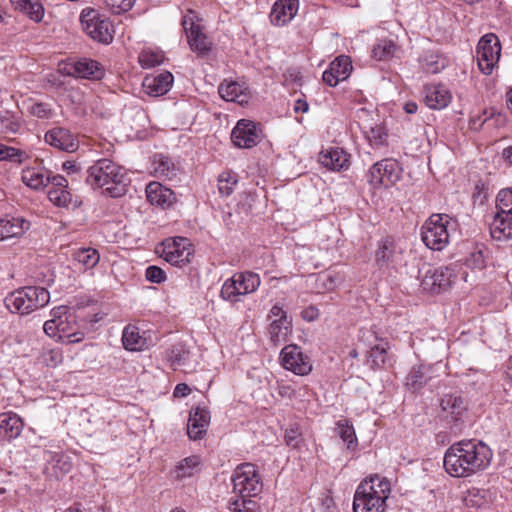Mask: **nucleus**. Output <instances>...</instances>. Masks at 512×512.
<instances>
[{"mask_svg":"<svg viewBox=\"0 0 512 512\" xmlns=\"http://www.w3.org/2000/svg\"><path fill=\"white\" fill-rule=\"evenodd\" d=\"M492 450L482 441L462 440L445 452L443 464L452 477L466 478L485 470L492 460Z\"/></svg>","mask_w":512,"mask_h":512,"instance_id":"nucleus-1","label":"nucleus"},{"mask_svg":"<svg viewBox=\"0 0 512 512\" xmlns=\"http://www.w3.org/2000/svg\"><path fill=\"white\" fill-rule=\"evenodd\" d=\"M46 143L59 150L71 153L78 149L79 143L75 136L67 129L55 127L45 133Z\"/></svg>","mask_w":512,"mask_h":512,"instance_id":"nucleus-17","label":"nucleus"},{"mask_svg":"<svg viewBox=\"0 0 512 512\" xmlns=\"http://www.w3.org/2000/svg\"><path fill=\"white\" fill-rule=\"evenodd\" d=\"M497 213L490 225L493 239L502 241L512 238V188L502 189L497 195Z\"/></svg>","mask_w":512,"mask_h":512,"instance_id":"nucleus-7","label":"nucleus"},{"mask_svg":"<svg viewBox=\"0 0 512 512\" xmlns=\"http://www.w3.org/2000/svg\"><path fill=\"white\" fill-rule=\"evenodd\" d=\"M24 153L16 148L8 147L0 143V160H14L21 162L20 157Z\"/></svg>","mask_w":512,"mask_h":512,"instance_id":"nucleus-55","label":"nucleus"},{"mask_svg":"<svg viewBox=\"0 0 512 512\" xmlns=\"http://www.w3.org/2000/svg\"><path fill=\"white\" fill-rule=\"evenodd\" d=\"M161 257L175 266H183L190 262L192 247L187 238L175 237L162 242Z\"/></svg>","mask_w":512,"mask_h":512,"instance_id":"nucleus-13","label":"nucleus"},{"mask_svg":"<svg viewBox=\"0 0 512 512\" xmlns=\"http://www.w3.org/2000/svg\"><path fill=\"white\" fill-rule=\"evenodd\" d=\"M233 497L253 498L261 493L263 483L258 468L252 463L238 465L232 474Z\"/></svg>","mask_w":512,"mask_h":512,"instance_id":"nucleus-6","label":"nucleus"},{"mask_svg":"<svg viewBox=\"0 0 512 512\" xmlns=\"http://www.w3.org/2000/svg\"><path fill=\"white\" fill-rule=\"evenodd\" d=\"M442 413L446 419L459 421L467 411L466 400L458 394H445L440 402Z\"/></svg>","mask_w":512,"mask_h":512,"instance_id":"nucleus-22","label":"nucleus"},{"mask_svg":"<svg viewBox=\"0 0 512 512\" xmlns=\"http://www.w3.org/2000/svg\"><path fill=\"white\" fill-rule=\"evenodd\" d=\"M95 254V249H81L75 254L74 259L79 264H81L85 269H92L94 266H96Z\"/></svg>","mask_w":512,"mask_h":512,"instance_id":"nucleus-48","label":"nucleus"},{"mask_svg":"<svg viewBox=\"0 0 512 512\" xmlns=\"http://www.w3.org/2000/svg\"><path fill=\"white\" fill-rule=\"evenodd\" d=\"M467 265L475 269H483L485 267V257L481 250H477L470 254L467 259Z\"/></svg>","mask_w":512,"mask_h":512,"instance_id":"nucleus-57","label":"nucleus"},{"mask_svg":"<svg viewBox=\"0 0 512 512\" xmlns=\"http://www.w3.org/2000/svg\"><path fill=\"white\" fill-rule=\"evenodd\" d=\"M182 26L190 49L201 56L208 54L212 48V43L203 32V27L195 22V16L192 10H189L183 17Z\"/></svg>","mask_w":512,"mask_h":512,"instance_id":"nucleus-12","label":"nucleus"},{"mask_svg":"<svg viewBox=\"0 0 512 512\" xmlns=\"http://www.w3.org/2000/svg\"><path fill=\"white\" fill-rule=\"evenodd\" d=\"M51 188L53 189H66L68 186V181L62 175H55L50 178Z\"/></svg>","mask_w":512,"mask_h":512,"instance_id":"nucleus-61","label":"nucleus"},{"mask_svg":"<svg viewBox=\"0 0 512 512\" xmlns=\"http://www.w3.org/2000/svg\"><path fill=\"white\" fill-rule=\"evenodd\" d=\"M388 349L389 343L384 339L377 340V343L371 346L368 352V362L371 363L373 369L380 368L385 364L388 357Z\"/></svg>","mask_w":512,"mask_h":512,"instance_id":"nucleus-34","label":"nucleus"},{"mask_svg":"<svg viewBox=\"0 0 512 512\" xmlns=\"http://www.w3.org/2000/svg\"><path fill=\"white\" fill-rule=\"evenodd\" d=\"M21 121L9 111L0 113V134L8 136L16 134L21 129Z\"/></svg>","mask_w":512,"mask_h":512,"instance_id":"nucleus-37","label":"nucleus"},{"mask_svg":"<svg viewBox=\"0 0 512 512\" xmlns=\"http://www.w3.org/2000/svg\"><path fill=\"white\" fill-rule=\"evenodd\" d=\"M397 51V45L393 40L390 39H380L373 46L372 56L376 60H386L390 57L394 56Z\"/></svg>","mask_w":512,"mask_h":512,"instance_id":"nucleus-39","label":"nucleus"},{"mask_svg":"<svg viewBox=\"0 0 512 512\" xmlns=\"http://www.w3.org/2000/svg\"><path fill=\"white\" fill-rule=\"evenodd\" d=\"M320 162L323 166L333 171H341L349 166V155L340 148H334L322 153Z\"/></svg>","mask_w":512,"mask_h":512,"instance_id":"nucleus-29","label":"nucleus"},{"mask_svg":"<svg viewBox=\"0 0 512 512\" xmlns=\"http://www.w3.org/2000/svg\"><path fill=\"white\" fill-rule=\"evenodd\" d=\"M24 427L22 419L15 413L0 414V441L17 438Z\"/></svg>","mask_w":512,"mask_h":512,"instance_id":"nucleus-24","label":"nucleus"},{"mask_svg":"<svg viewBox=\"0 0 512 512\" xmlns=\"http://www.w3.org/2000/svg\"><path fill=\"white\" fill-rule=\"evenodd\" d=\"M452 96L450 91L441 84L425 87V103L431 109H443L449 105Z\"/></svg>","mask_w":512,"mask_h":512,"instance_id":"nucleus-25","label":"nucleus"},{"mask_svg":"<svg viewBox=\"0 0 512 512\" xmlns=\"http://www.w3.org/2000/svg\"><path fill=\"white\" fill-rule=\"evenodd\" d=\"M103 2L112 13L120 14L131 9L135 0H103Z\"/></svg>","mask_w":512,"mask_h":512,"instance_id":"nucleus-53","label":"nucleus"},{"mask_svg":"<svg viewBox=\"0 0 512 512\" xmlns=\"http://www.w3.org/2000/svg\"><path fill=\"white\" fill-rule=\"evenodd\" d=\"M29 225L28 221L20 217L0 218V240L22 235Z\"/></svg>","mask_w":512,"mask_h":512,"instance_id":"nucleus-28","label":"nucleus"},{"mask_svg":"<svg viewBox=\"0 0 512 512\" xmlns=\"http://www.w3.org/2000/svg\"><path fill=\"white\" fill-rule=\"evenodd\" d=\"M41 360L47 366L55 367L63 360L62 351L60 348L44 349L41 354Z\"/></svg>","mask_w":512,"mask_h":512,"instance_id":"nucleus-51","label":"nucleus"},{"mask_svg":"<svg viewBox=\"0 0 512 512\" xmlns=\"http://www.w3.org/2000/svg\"><path fill=\"white\" fill-rule=\"evenodd\" d=\"M260 283V276L257 273L251 271L237 272L223 283L220 291L221 298L236 303L241 296L255 292Z\"/></svg>","mask_w":512,"mask_h":512,"instance_id":"nucleus-8","label":"nucleus"},{"mask_svg":"<svg viewBox=\"0 0 512 512\" xmlns=\"http://www.w3.org/2000/svg\"><path fill=\"white\" fill-rule=\"evenodd\" d=\"M238 184L237 175L232 172H222L218 177V191L223 197L230 196Z\"/></svg>","mask_w":512,"mask_h":512,"instance_id":"nucleus-41","label":"nucleus"},{"mask_svg":"<svg viewBox=\"0 0 512 512\" xmlns=\"http://www.w3.org/2000/svg\"><path fill=\"white\" fill-rule=\"evenodd\" d=\"M298 9L299 0H277L272 6L270 21L274 26H285L295 17Z\"/></svg>","mask_w":512,"mask_h":512,"instance_id":"nucleus-18","label":"nucleus"},{"mask_svg":"<svg viewBox=\"0 0 512 512\" xmlns=\"http://www.w3.org/2000/svg\"><path fill=\"white\" fill-rule=\"evenodd\" d=\"M146 197L152 205L163 209L169 208L176 201L175 193L157 181H152L146 186Z\"/></svg>","mask_w":512,"mask_h":512,"instance_id":"nucleus-21","label":"nucleus"},{"mask_svg":"<svg viewBox=\"0 0 512 512\" xmlns=\"http://www.w3.org/2000/svg\"><path fill=\"white\" fill-rule=\"evenodd\" d=\"M138 59L142 68L150 69L160 65L163 61V56L158 52L144 50L139 54Z\"/></svg>","mask_w":512,"mask_h":512,"instance_id":"nucleus-47","label":"nucleus"},{"mask_svg":"<svg viewBox=\"0 0 512 512\" xmlns=\"http://www.w3.org/2000/svg\"><path fill=\"white\" fill-rule=\"evenodd\" d=\"M28 111L33 116L41 119H47L52 115V110L50 106L46 103H33L28 108Z\"/></svg>","mask_w":512,"mask_h":512,"instance_id":"nucleus-54","label":"nucleus"},{"mask_svg":"<svg viewBox=\"0 0 512 512\" xmlns=\"http://www.w3.org/2000/svg\"><path fill=\"white\" fill-rule=\"evenodd\" d=\"M23 13L31 20L40 22L44 16V7L38 0H31Z\"/></svg>","mask_w":512,"mask_h":512,"instance_id":"nucleus-52","label":"nucleus"},{"mask_svg":"<svg viewBox=\"0 0 512 512\" xmlns=\"http://www.w3.org/2000/svg\"><path fill=\"white\" fill-rule=\"evenodd\" d=\"M322 79L327 85L331 87H335L340 81H342L337 77V74L332 71L331 65H329V68L323 72Z\"/></svg>","mask_w":512,"mask_h":512,"instance_id":"nucleus-60","label":"nucleus"},{"mask_svg":"<svg viewBox=\"0 0 512 512\" xmlns=\"http://www.w3.org/2000/svg\"><path fill=\"white\" fill-rule=\"evenodd\" d=\"M336 431L343 442L347 445L348 450H355L358 441L355 434V429L352 424L349 423L348 420L342 419L336 423Z\"/></svg>","mask_w":512,"mask_h":512,"instance_id":"nucleus-36","label":"nucleus"},{"mask_svg":"<svg viewBox=\"0 0 512 512\" xmlns=\"http://www.w3.org/2000/svg\"><path fill=\"white\" fill-rule=\"evenodd\" d=\"M58 319H50L44 323L43 330L50 337H58L62 339L64 335L62 333L66 332V328L68 323L65 322H57Z\"/></svg>","mask_w":512,"mask_h":512,"instance_id":"nucleus-49","label":"nucleus"},{"mask_svg":"<svg viewBox=\"0 0 512 512\" xmlns=\"http://www.w3.org/2000/svg\"><path fill=\"white\" fill-rule=\"evenodd\" d=\"M456 275L450 267H437L426 272L422 279V288L430 293H439L448 289L455 281Z\"/></svg>","mask_w":512,"mask_h":512,"instance_id":"nucleus-14","label":"nucleus"},{"mask_svg":"<svg viewBox=\"0 0 512 512\" xmlns=\"http://www.w3.org/2000/svg\"><path fill=\"white\" fill-rule=\"evenodd\" d=\"M80 23L83 31L92 39H96V12L93 8L87 7L82 10Z\"/></svg>","mask_w":512,"mask_h":512,"instance_id":"nucleus-43","label":"nucleus"},{"mask_svg":"<svg viewBox=\"0 0 512 512\" xmlns=\"http://www.w3.org/2000/svg\"><path fill=\"white\" fill-rule=\"evenodd\" d=\"M218 92L225 101L236 102L240 105L247 104L250 99L247 88L233 81L220 84Z\"/></svg>","mask_w":512,"mask_h":512,"instance_id":"nucleus-27","label":"nucleus"},{"mask_svg":"<svg viewBox=\"0 0 512 512\" xmlns=\"http://www.w3.org/2000/svg\"><path fill=\"white\" fill-rule=\"evenodd\" d=\"M279 362L285 370L298 376H307L313 369L310 356L296 344H289L282 348Z\"/></svg>","mask_w":512,"mask_h":512,"instance_id":"nucleus-10","label":"nucleus"},{"mask_svg":"<svg viewBox=\"0 0 512 512\" xmlns=\"http://www.w3.org/2000/svg\"><path fill=\"white\" fill-rule=\"evenodd\" d=\"M152 174L159 179L172 180L180 172L179 166L167 155L155 153L150 158Z\"/></svg>","mask_w":512,"mask_h":512,"instance_id":"nucleus-19","label":"nucleus"},{"mask_svg":"<svg viewBox=\"0 0 512 512\" xmlns=\"http://www.w3.org/2000/svg\"><path fill=\"white\" fill-rule=\"evenodd\" d=\"M58 72L65 76L93 80L95 61L88 58L68 59L58 64Z\"/></svg>","mask_w":512,"mask_h":512,"instance_id":"nucleus-16","label":"nucleus"},{"mask_svg":"<svg viewBox=\"0 0 512 512\" xmlns=\"http://www.w3.org/2000/svg\"><path fill=\"white\" fill-rule=\"evenodd\" d=\"M364 133L366 139L374 148H379L387 144L388 133L381 124L371 125Z\"/></svg>","mask_w":512,"mask_h":512,"instance_id":"nucleus-38","label":"nucleus"},{"mask_svg":"<svg viewBox=\"0 0 512 512\" xmlns=\"http://www.w3.org/2000/svg\"><path fill=\"white\" fill-rule=\"evenodd\" d=\"M402 253L395 239L391 236L383 238L379 244L375 255V261L380 266H386L394 262L396 257Z\"/></svg>","mask_w":512,"mask_h":512,"instance_id":"nucleus-26","label":"nucleus"},{"mask_svg":"<svg viewBox=\"0 0 512 512\" xmlns=\"http://www.w3.org/2000/svg\"><path fill=\"white\" fill-rule=\"evenodd\" d=\"M391 490L387 478L377 474L366 477L355 490L353 512H385Z\"/></svg>","mask_w":512,"mask_h":512,"instance_id":"nucleus-2","label":"nucleus"},{"mask_svg":"<svg viewBox=\"0 0 512 512\" xmlns=\"http://www.w3.org/2000/svg\"><path fill=\"white\" fill-rule=\"evenodd\" d=\"M122 343L126 350L141 351L146 346V339L140 335L138 327L128 325L123 330Z\"/></svg>","mask_w":512,"mask_h":512,"instance_id":"nucleus-31","label":"nucleus"},{"mask_svg":"<svg viewBox=\"0 0 512 512\" xmlns=\"http://www.w3.org/2000/svg\"><path fill=\"white\" fill-rule=\"evenodd\" d=\"M200 463V458L195 455L184 458L174 469L175 479L182 480L193 476L198 471Z\"/></svg>","mask_w":512,"mask_h":512,"instance_id":"nucleus-35","label":"nucleus"},{"mask_svg":"<svg viewBox=\"0 0 512 512\" xmlns=\"http://www.w3.org/2000/svg\"><path fill=\"white\" fill-rule=\"evenodd\" d=\"M146 279L152 283H162L166 279L165 272L158 266H149L145 272Z\"/></svg>","mask_w":512,"mask_h":512,"instance_id":"nucleus-56","label":"nucleus"},{"mask_svg":"<svg viewBox=\"0 0 512 512\" xmlns=\"http://www.w3.org/2000/svg\"><path fill=\"white\" fill-rule=\"evenodd\" d=\"M322 79L327 85L331 87H335L340 81H342L337 77V74L332 71L331 65H329V68L323 72Z\"/></svg>","mask_w":512,"mask_h":512,"instance_id":"nucleus-59","label":"nucleus"},{"mask_svg":"<svg viewBox=\"0 0 512 512\" xmlns=\"http://www.w3.org/2000/svg\"><path fill=\"white\" fill-rule=\"evenodd\" d=\"M464 503L468 508H482L488 505L487 491L472 488L467 491Z\"/></svg>","mask_w":512,"mask_h":512,"instance_id":"nucleus-42","label":"nucleus"},{"mask_svg":"<svg viewBox=\"0 0 512 512\" xmlns=\"http://www.w3.org/2000/svg\"><path fill=\"white\" fill-rule=\"evenodd\" d=\"M66 312H67L66 306L55 307L51 311V316H52L51 319H58V321H57L58 323L60 321L67 323V317H65Z\"/></svg>","mask_w":512,"mask_h":512,"instance_id":"nucleus-62","label":"nucleus"},{"mask_svg":"<svg viewBox=\"0 0 512 512\" xmlns=\"http://www.w3.org/2000/svg\"><path fill=\"white\" fill-rule=\"evenodd\" d=\"M456 226L457 221L448 214H432L421 227V240L427 248L441 251L449 244L450 233Z\"/></svg>","mask_w":512,"mask_h":512,"instance_id":"nucleus-3","label":"nucleus"},{"mask_svg":"<svg viewBox=\"0 0 512 512\" xmlns=\"http://www.w3.org/2000/svg\"><path fill=\"white\" fill-rule=\"evenodd\" d=\"M22 181L26 186L38 190L49 184L50 177L39 168L29 167L22 171Z\"/></svg>","mask_w":512,"mask_h":512,"instance_id":"nucleus-32","label":"nucleus"},{"mask_svg":"<svg viewBox=\"0 0 512 512\" xmlns=\"http://www.w3.org/2000/svg\"><path fill=\"white\" fill-rule=\"evenodd\" d=\"M210 423V412L206 408L196 407L190 412L187 424V434L190 439L198 440L203 437Z\"/></svg>","mask_w":512,"mask_h":512,"instance_id":"nucleus-20","label":"nucleus"},{"mask_svg":"<svg viewBox=\"0 0 512 512\" xmlns=\"http://www.w3.org/2000/svg\"><path fill=\"white\" fill-rule=\"evenodd\" d=\"M50 301L47 289L37 286H26L9 293L4 303L6 308L20 315H27L45 307Z\"/></svg>","mask_w":512,"mask_h":512,"instance_id":"nucleus-4","label":"nucleus"},{"mask_svg":"<svg viewBox=\"0 0 512 512\" xmlns=\"http://www.w3.org/2000/svg\"><path fill=\"white\" fill-rule=\"evenodd\" d=\"M172 83L173 75L166 71L157 76L145 77L142 85L148 95L158 97L166 94Z\"/></svg>","mask_w":512,"mask_h":512,"instance_id":"nucleus-23","label":"nucleus"},{"mask_svg":"<svg viewBox=\"0 0 512 512\" xmlns=\"http://www.w3.org/2000/svg\"><path fill=\"white\" fill-rule=\"evenodd\" d=\"M429 368L424 365L413 366L406 378V386L412 391L420 390L430 379Z\"/></svg>","mask_w":512,"mask_h":512,"instance_id":"nucleus-33","label":"nucleus"},{"mask_svg":"<svg viewBox=\"0 0 512 512\" xmlns=\"http://www.w3.org/2000/svg\"><path fill=\"white\" fill-rule=\"evenodd\" d=\"M228 509L230 512H260L258 503L252 498L231 497Z\"/></svg>","mask_w":512,"mask_h":512,"instance_id":"nucleus-40","label":"nucleus"},{"mask_svg":"<svg viewBox=\"0 0 512 512\" xmlns=\"http://www.w3.org/2000/svg\"><path fill=\"white\" fill-rule=\"evenodd\" d=\"M97 179L102 196L119 198L126 193L125 173L109 159H98Z\"/></svg>","mask_w":512,"mask_h":512,"instance_id":"nucleus-5","label":"nucleus"},{"mask_svg":"<svg viewBox=\"0 0 512 512\" xmlns=\"http://www.w3.org/2000/svg\"><path fill=\"white\" fill-rule=\"evenodd\" d=\"M269 315L275 317L274 320L290 319L287 316L286 311H284V309L278 304L272 306V308L270 309Z\"/></svg>","mask_w":512,"mask_h":512,"instance_id":"nucleus-63","label":"nucleus"},{"mask_svg":"<svg viewBox=\"0 0 512 512\" xmlns=\"http://www.w3.org/2000/svg\"><path fill=\"white\" fill-rule=\"evenodd\" d=\"M330 65L332 66V71L337 74V77L342 81L346 80L351 72H352V62L348 56L340 55L335 58Z\"/></svg>","mask_w":512,"mask_h":512,"instance_id":"nucleus-44","label":"nucleus"},{"mask_svg":"<svg viewBox=\"0 0 512 512\" xmlns=\"http://www.w3.org/2000/svg\"><path fill=\"white\" fill-rule=\"evenodd\" d=\"M231 140L239 148H252L260 141V129L255 122L241 119L232 130Z\"/></svg>","mask_w":512,"mask_h":512,"instance_id":"nucleus-15","label":"nucleus"},{"mask_svg":"<svg viewBox=\"0 0 512 512\" xmlns=\"http://www.w3.org/2000/svg\"><path fill=\"white\" fill-rule=\"evenodd\" d=\"M189 352L185 349L182 344L173 345L167 352V360L170 362L171 366L176 369L178 366L184 364V362L188 358Z\"/></svg>","mask_w":512,"mask_h":512,"instance_id":"nucleus-45","label":"nucleus"},{"mask_svg":"<svg viewBox=\"0 0 512 512\" xmlns=\"http://www.w3.org/2000/svg\"><path fill=\"white\" fill-rule=\"evenodd\" d=\"M402 168L399 163L391 158L376 162L369 170V182L374 187L390 186L401 178Z\"/></svg>","mask_w":512,"mask_h":512,"instance_id":"nucleus-11","label":"nucleus"},{"mask_svg":"<svg viewBox=\"0 0 512 512\" xmlns=\"http://www.w3.org/2000/svg\"><path fill=\"white\" fill-rule=\"evenodd\" d=\"M287 445L297 448L301 440V433L298 428H290L285 431L284 436Z\"/></svg>","mask_w":512,"mask_h":512,"instance_id":"nucleus-58","label":"nucleus"},{"mask_svg":"<svg viewBox=\"0 0 512 512\" xmlns=\"http://www.w3.org/2000/svg\"><path fill=\"white\" fill-rule=\"evenodd\" d=\"M476 53L481 72L485 75L492 74L501 55V44L497 35L494 33L483 35L478 42Z\"/></svg>","mask_w":512,"mask_h":512,"instance_id":"nucleus-9","label":"nucleus"},{"mask_svg":"<svg viewBox=\"0 0 512 512\" xmlns=\"http://www.w3.org/2000/svg\"><path fill=\"white\" fill-rule=\"evenodd\" d=\"M49 200L59 206L64 207L71 201V194L67 189H53L50 188L48 191Z\"/></svg>","mask_w":512,"mask_h":512,"instance_id":"nucleus-50","label":"nucleus"},{"mask_svg":"<svg viewBox=\"0 0 512 512\" xmlns=\"http://www.w3.org/2000/svg\"><path fill=\"white\" fill-rule=\"evenodd\" d=\"M115 29L111 21L98 15V43L109 44L114 38Z\"/></svg>","mask_w":512,"mask_h":512,"instance_id":"nucleus-46","label":"nucleus"},{"mask_svg":"<svg viewBox=\"0 0 512 512\" xmlns=\"http://www.w3.org/2000/svg\"><path fill=\"white\" fill-rule=\"evenodd\" d=\"M292 331L291 319L273 320L268 327L270 341L278 346L284 343Z\"/></svg>","mask_w":512,"mask_h":512,"instance_id":"nucleus-30","label":"nucleus"},{"mask_svg":"<svg viewBox=\"0 0 512 512\" xmlns=\"http://www.w3.org/2000/svg\"><path fill=\"white\" fill-rule=\"evenodd\" d=\"M190 392H191V389L189 388V386L187 384L180 383L175 387L173 395L176 398H182V397L188 396L190 394Z\"/></svg>","mask_w":512,"mask_h":512,"instance_id":"nucleus-64","label":"nucleus"}]
</instances>
